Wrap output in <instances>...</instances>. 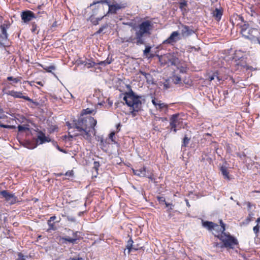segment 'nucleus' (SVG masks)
Wrapping results in <instances>:
<instances>
[{"mask_svg": "<svg viewBox=\"0 0 260 260\" xmlns=\"http://www.w3.org/2000/svg\"><path fill=\"white\" fill-rule=\"evenodd\" d=\"M9 94L15 98H21L22 97V93L21 92H17L12 90L9 91Z\"/></svg>", "mask_w": 260, "mask_h": 260, "instance_id": "22", "label": "nucleus"}, {"mask_svg": "<svg viewBox=\"0 0 260 260\" xmlns=\"http://www.w3.org/2000/svg\"><path fill=\"white\" fill-rule=\"evenodd\" d=\"M21 98H22L23 99H25V100H27L28 101H31V100L29 97H28V96H25L22 95V97Z\"/></svg>", "mask_w": 260, "mask_h": 260, "instance_id": "45", "label": "nucleus"}, {"mask_svg": "<svg viewBox=\"0 0 260 260\" xmlns=\"http://www.w3.org/2000/svg\"><path fill=\"white\" fill-rule=\"evenodd\" d=\"M77 232H73V237L70 238V237H63L59 236L58 237V242L62 244H66L68 243V242L70 243H75L76 241L77 240Z\"/></svg>", "mask_w": 260, "mask_h": 260, "instance_id": "11", "label": "nucleus"}, {"mask_svg": "<svg viewBox=\"0 0 260 260\" xmlns=\"http://www.w3.org/2000/svg\"><path fill=\"white\" fill-rule=\"evenodd\" d=\"M51 141L48 137H46L45 135L42 133L40 132L38 134L37 143L39 144H42L46 142H49Z\"/></svg>", "mask_w": 260, "mask_h": 260, "instance_id": "15", "label": "nucleus"}, {"mask_svg": "<svg viewBox=\"0 0 260 260\" xmlns=\"http://www.w3.org/2000/svg\"><path fill=\"white\" fill-rule=\"evenodd\" d=\"M24 259H25V256L23 255H22L21 253H19L18 260H24Z\"/></svg>", "mask_w": 260, "mask_h": 260, "instance_id": "39", "label": "nucleus"}, {"mask_svg": "<svg viewBox=\"0 0 260 260\" xmlns=\"http://www.w3.org/2000/svg\"><path fill=\"white\" fill-rule=\"evenodd\" d=\"M170 126L177 127L181 128L183 126V120L179 117L178 114H174L172 116L170 122Z\"/></svg>", "mask_w": 260, "mask_h": 260, "instance_id": "10", "label": "nucleus"}, {"mask_svg": "<svg viewBox=\"0 0 260 260\" xmlns=\"http://www.w3.org/2000/svg\"><path fill=\"white\" fill-rule=\"evenodd\" d=\"M120 126V124H118L117 125V128L118 129L119 127Z\"/></svg>", "mask_w": 260, "mask_h": 260, "instance_id": "52", "label": "nucleus"}, {"mask_svg": "<svg viewBox=\"0 0 260 260\" xmlns=\"http://www.w3.org/2000/svg\"><path fill=\"white\" fill-rule=\"evenodd\" d=\"M103 17V16L101 18H94L93 17H91L90 21L94 25H96L98 24L99 21H100L102 19Z\"/></svg>", "mask_w": 260, "mask_h": 260, "instance_id": "26", "label": "nucleus"}, {"mask_svg": "<svg viewBox=\"0 0 260 260\" xmlns=\"http://www.w3.org/2000/svg\"><path fill=\"white\" fill-rule=\"evenodd\" d=\"M138 250V248H136V247H134V246H133V250L136 251V250Z\"/></svg>", "mask_w": 260, "mask_h": 260, "instance_id": "50", "label": "nucleus"}, {"mask_svg": "<svg viewBox=\"0 0 260 260\" xmlns=\"http://www.w3.org/2000/svg\"><path fill=\"white\" fill-rule=\"evenodd\" d=\"M165 204H166V206H167V207H168V206H169L170 205V206H172V204H168V203H165Z\"/></svg>", "mask_w": 260, "mask_h": 260, "instance_id": "49", "label": "nucleus"}, {"mask_svg": "<svg viewBox=\"0 0 260 260\" xmlns=\"http://www.w3.org/2000/svg\"><path fill=\"white\" fill-rule=\"evenodd\" d=\"M115 135L114 132H111L109 135V138L112 140V141H114L113 137Z\"/></svg>", "mask_w": 260, "mask_h": 260, "instance_id": "40", "label": "nucleus"}, {"mask_svg": "<svg viewBox=\"0 0 260 260\" xmlns=\"http://www.w3.org/2000/svg\"><path fill=\"white\" fill-rule=\"evenodd\" d=\"M93 112H95V111L94 109H90L89 108H87L84 110V113L86 114L92 113Z\"/></svg>", "mask_w": 260, "mask_h": 260, "instance_id": "32", "label": "nucleus"}, {"mask_svg": "<svg viewBox=\"0 0 260 260\" xmlns=\"http://www.w3.org/2000/svg\"><path fill=\"white\" fill-rule=\"evenodd\" d=\"M67 218L69 221H72V222H76V219L74 217L71 216H67Z\"/></svg>", "mask_w": 260, "mask_h": 260, "instance_id": "37", "label": "nucleus"}, {"mask_svg": "<svg viewBox=\"0 0 260 260\" xmlns=\"http://www.w3.org/2000/svg\"><path fill=\"white\" fill-rule=\"evenodd\" d=\"M10 23L8 22H5L0 26L1 34H0V41L2 44H5L8 39L7 29L10 27Z\"/></svg>", "mask_w": 260, "mask_h": 260, "instance_id": "8", "label": "nucleus"}, {"mask_svg": "<svg viewBox=\"0 0 260 260\" xmlns=\"http://www.w3.org/2000/svg\"><path fill=\"white\" fill-rule=\"evenodd\" d=\"M186 202H187V203H187V206H189V205H188V202L187 201H186Z\"/></svg>", "mask_w": 260, "mask_h": 260, "instance_id": "57", "label": "nucleus"}, {"mask_svg": "<svg viewBox=\"0 0 260 260\" xmlns=\"http://www.w3.org/2000/svg\"><path fill=\"white\" fill-rule=\"evenodd\" d=\"M203 226L207 229L209 231H216L220 228L218 225L210 221H203L202 222Z\"/></svg>", "mask_w": 260, "mask_h": 260, "instance_id": "14", "label": "nucleus"}, {"mask_svg": "<svg viewBox=\"0 0 260 260\" xmlns=\"http://www.w3.org/2000/svg\"><path fill=\"white\" fill-rule=\"evenodd\" d=\"M68 94H69V95H70L72 98H73V95H72V94L71 93H69V92H68Z\"/></svg>", "mask_w": 260, "mask_h": 260, "instance_id": "53", "label": "nucleus"}, {"mask_svg": "<svg viewBox=\"0 0 260 260\" xmlns=\"http://www.w3.org/2000/svg\"><path fill=\"white\" fill-rule=\"evenodd\" d=\"M171 129L174 132V133H176L178 129H179L180 128H178L177 127H174L173 126H171Z\"/></svg>", "mask_w": 260, "mask_h": 260, "instance_id": "42", "label": "nucleus"}, {"mask_svg": "<svg viewBox=\"0 0 260 260\" xmlns=\"http://www.w3.org/2000/svg\"><path fill=\"white\" fill-rule=\"evenodd\" d=\"M21 77H18V78H13L12 77H8L7 79L9 81H12L14 83H17L18 82H20L21 81Z\"/></svg>", "mask_w": 260, "mask_h": 260, "instance_id": "24", "label": "nucleus"}, {"mask_svg": "<svg viewBox=\"0 0 260 260\" xmlns=\"http://www.w3.org/2000/svg\"><path fill=\"white\" fill-rule=\"evenodd\" d=\"M161 59L164 60L165 63H170L171 65L176 66L181 73H184L186 71L187 67L186 64L179 61L177 53L174 52L167 53L164 55Z\"/></svg>", "mask_w": 260, "mask_h": 260, "instance_id": "5", "label": "nucleus"}, {"mask_svg": "<svg viewBox=\"0 0 260 260\" xmlns=\"http://www.w3.org/2000/svg\"><path fill=\"white\" fill-rule=\"evenodd\" d=\"M258 43L260 44V40H258Z\"/></svg>", "mask_w": 260, "mask_h": 260, "instance_id": "58", "label": "nucleus"}, {"mask_svg": "<svg viewBox=\"0 0 260 260\" xmlns=\"http://www.w3.org/2000/svg\"><path fill=\"white\" fill-rule=\"evenodd\" d=\"M259 229H260V225H259V224L258 223H257V224L255 226H254L253 228V231L256 236H258V233L259 232Z\"/></svg>", "mask_w": 260, "mask_h": 260, "instance_id": "28", "label": "nucleus"}, {"mask_svg": "<svg viewBox=\"0 0 260 260\" xmlns=\"http://www.w3.org/2000/svg\"><path fill=\"white\" fill-rule=\"evenodd\" d=\"M48 72H51L52 70H54L55 69V68L54 66H50L49 67H46L44 68Z\"/></svg>", "mask_w": 260, "mask_h": 260, "instance_id": "31", "label": "nucleus"}, {"mask_svg": "<svg viewBox=\"0 0 260 260\" xmlns=\"http://www.w3.org/2000/svg\"><path fill=\"white\" fill-rule=\"evenodd\" d=\"M84 64L85 67H86L87 68H90L91 67H93L95 66V63L93 61H84Z\"/></svg>", "mask_w": 260, "mask_h": 260, "instance_id": "25", "label": "nucleus"}, {"mask_svg": "<svg viewBox=\"0 0 260 260\" xmlns=\"http://www.w3.org/2000/svg\"><path fill=\"white\" fill-rule=\"evenodd\" d=\"M36 146H36V145H35L34 147H31V148H30V149H33V148H36Z\"/></svg>", "mask_w": 260, "mask_h": 260, "instance_id": "54", "label": "nucleus"}, {"mask_svg": "<svg viewBox=\"0 0 260 260\" xmlns=\"http://www.w3.org/2000/svg\"><path fill=\"white\" fill-rule=\"evenodd\" d=\"M189 141V139L187 137H185L184 138L183 141V145L184 146H186V145L188 144Z\"/></svg>", "mask_w": 260, "mask_h": 260, "instance_id": "35", "label": "nucleus"}, {"mask_svg": "<svg viewBox=\"0 0 260 260\" xmlns=\"http://www.w3.org/2000/svg\"><path fill=\"white\" fill-rule=\"evenodd\" d=\"M152 24L149 21H145L142 22L138 26L134 27L136 31V39L137 44H142L144 43L143 37L145 35L150 34V31L152 29ZM135 38L131 37L128 38L123 39V42H134Z\"/></svg>", "mask_w": 260, "mask_h": 260, "instance_id": "1", "label": "nucleus"}, {"mask_svg": "<svg viewBox=\"0 0 260 260\" xmlns=\"http://www.w3.org/2000/svg\"><path fill=\"white\" fill-rule=\"evenodd\" d=\"M98 5V7L100 9H103L104 5L108 7V13H115L116 12L120 9L125 7L124 5L115 4L110 5L107 1H102L94 2L92 4L90 5V7H93Z\"/></svg>", "mask_w": 260, "mask_h": 260, "instance_id": "6", "label": "nucleus"}, {"mask_svg": "<svg viewBox=\"0 0 260 260\" xmlns=\"http://www.w3.org/2000/svg\"><path fill=\"white\" fill-rule=\"evenodd\" d=\"M251 31V32L255 31H256V29H251L249 28L243 27L241 29V33L243 37H244L246 38H250V31Z\"/></svg>", "mask_w": 260, "mask_h": 260, "instance_id": "18", "label": "nucleus"}, {"mask_svg": "<svg viewBox=\"0 0 260 260\" xmlns=\"http://www.w3.org/2000/svg\"><path fill=\"white\" fill-rule=\"evenodd\" d=\"M21 19L24 23H27L36 18L35 14L31 11H25L21 14Z\"/></svg>", "mask_w": 260, "mask_h": 260, "instance_id": "12", "label": "nucleus"}, {"mask_svg": "<svg viewBox=\"0 0 260 260\" xmlns=\"http://www.w3.org/2000/svg\"><path fill=\"white\" fill-rule=\"evenodd\" d=\"M180 39L179 34L178 31H173L170 36L164 41V43L173 44Z\"/></svg>", "mask_w": 260, "mask_h": 260, "instance_id": "13", "label": "nucleus"}, {"mask_svg": "<svg viewBox=\"0 0 260 260\" xmlns=\"http://www.w3.org/2000/svg\"><path fill=\"white\" fill-rule=\"evenodd\" d=\"M181 34L183 36H188L194 33V31L191 29L186 25H182L180 28Z\"/></svg>", "mask_w": 260, "mask_h": 260, "instance_id": "16", "label": "nucleus"}, {"mask_svg": "<svg viewBox=\"0 0 260 260\" xmlns=\"http://www.w3.org/2000/svg\"><path fill=\"white\" fill-rule=\"evenodd\" d=\"M173 80L174 83L175 84H179V83H181V79L178 76L175 75V76H173Z\"/></svg>", "mask_w": 260, "mask_h": 260, "instance_id": "27", "label": "nucleus"}, {"mask_svg": "<svg viewBox=\"0 0 260 260\" xmlns=\"http://www.w3.org/2000/svg\"><path fill=\"white\" fill-rule=\"evenodd\" d=\"M0 127H3V128H15L14 126L4 124L1 123V122H0Z\"/></svg>", "mask_w": 260, "mask_h": 260, "instance_id": "33", "label": "nucleus"}, {"mask_svg": "<svg viewBox=\"0 0 260 260\" xmlns=\"http://www.w3.org/2000/svg\"><path fill=\"white\" fill-rule=\"evenodd\" d=\"M71 260H82V258H72Z\"/></svg>", "mask_w": 260, "mask_h": 260, "instance_id": "47", "label": "nucleus"}, {"mask_svg": "<svg viewBox=\"0 0 260 260\" xmlns=\"http://www.w3.org/2000/svg\"><path fill=\"white\" fill-rule=\"evenodd\" d=\"M213 16L217 20H219L221 19L222 15V12L220 9H216L213 12Z\"/></svg>", "mask_w": 260, "mask_h": 260, "instance_id": "19", "label": "nucleus"}, {"mask_svg": "<svg viewBox=\"0 0 260 260\" xmlns=\"http://www.w3.org/2000/svg\"><path fill=\"white\" fill-rule=\"evenodd\" d=\"M56 26V22H54L53 24H52V26Z\"/></svg>", "mask_w": 260, "mask_h": 260, "instance_id": "51", "label": "nucleus"}, {"mask_svg": "<svg viewBox=\"0 0 260 260\" xmlns=\"http://www.w3.org/2000/svg\"><path fill=\"white\" fill-rule=\"evenodd\" d=\"M146 177L149 178L151 181H153L154 180L153 175L152 173H148V172H147Z\"/></svg>", "mask_w": 260, "mask_h": 260, "instance_id": "34", "label": "nucleus"}, {"mask_svg": "<svg viewBox=\"0 0 260 260\" xmlns=\"http://www.w3.org/2000/svg\"><path fill=\"white\" fill-rule=\"evenodd\" d=\"M0 194L2 196L6 202L10 205H13L18 202L17 198L14 194L9 192L6 190L1 191Z\"/></svg>", "mask_w": 260, "mask_h": 260, "instance_id": "9", "label": "nucleus"}, {"mask_svg": "<svg viewBox=\"0 0 260 260\" xmlns=\"http://www.w3.org/2000/svg\"><path fill=\"white\" fill-rule=\"evenodd\" d=\"M132 171H133V173L135 175H137L138 176H139L141 177L146 176V173H147L146 169L144 167L141 168L139 170H135L134 169H132Z\"/></svg>", "mask_w": 260, "mask_h": 260, "instance_id": "17", "label": "nucleus"}, {"mask_svg": "<svg viewBox=\"0 0 260 260\" xmlns=\"http://www.w3.org/2000/svg\"><path fill=\"white\" fill-rule=\"evenodd\" d=\"M56 218V217L53 216H51L50 218V220H54Z\"/></svg>", "mask_w": 260, "mask_h": 260, "instance_id": "46", "label": "nucleus"}, {"mask_svg": "<svg viewBox=\"0 0 260 260\" xmlns=\"http://www.w3.org/2000/svg\"><path fill=\"white\" fill-rule=\"evenodd\" d=\"M151 50V47L150 46H147L145 50H144V54L147 55L148 53L150 52Z\"/></svg>", "mask_w": 260, "mask_h": 260, "instance_id": "36", "label": "nucleus"}, {"mask_svg": "<svg viewBox=\"0 0 260 260\" xmlns=\"http://www.w3.org/2000/svg\"><path fill=\"white\" fill-rule=\"evenodd\" d=\"M220 223L221 225L220 231L221 232L220 236H219L217 233L213 232V234L215 236L219 237V239L223 243L224 247H229L230 248H233L235 245L238 244L237 239L231 235L224 233V231H225V226L221 220H220Z\"/></svg>", "mask_w": 260, "mask_h": 260, "instance_id": "4", "label": "nucleus"}, {"mask_svg": "<svg viewBox=\"0 0 260 260\" xmlns=\"http://www.w3.org/2000/svg\"><path fill=\"white\" fill-rule=\"evenodd\" d=\"M38 84H39V85H41V84L40 82H38Z\"/></svg>", "mask_w": 260, "mask_h": 260, "instance_id": "56", "label": "nucleus"}, {"mask_svg": "<svg viewBox=\"0 0 260 260\" xmlns=\"http://www.w3.org/2000/svg\"><path fill=\"white\" fill-rule=\"evenodd\" d=\"M256 222H257V223L259 224V223L260 222V217L256 219Z\"/></svg>", "mask_w": 260, "mask_h": 260, "instance_id": "48", "label": "nucleus"}, {"mask_svg": "<svg viewBox=\"0 0 260 260\" xmlns=\"http://www.w3.org/2000/svg\"><path fill=\"white\" fill-rule=\"evenodd\" d=\"M140 73L142 75H143L145 77V78L147 80V81L148 83H153V78H152V76L150 74L146 73L145 72H142V71H141Z\"/></svg>", "mask_w": 260, "mask_h": 260, "instance_id": "20", "label": "nucleus"}, {"mask_svg": "<svg viewBox=\"0 0 260 260\" xmlns=\"http://www.w3.org/2000/svg\"><path fill=\"white\" fill-rule=\"evenodd\" d=\"M215 78L217 79V80L218 81H220V79L219 78V77L217 76V73H214L212 75L210 76L209 77V79L210 81H211L213 80Z\"/></svg>", "mask_w": 260, "mask_h": 260, "instance_id": "29", "label": "nucleus"}, {"mask_svg": "<svg viewBox=\"0 0 260 260\" xmlns=\"http://www.w3.org/2000/svg\"><path fill=\"white\" fill-rule=\"evenodd\" d=\"M141 97L135 94L133 91L126 92L124 94L123 101L126 104L133 110L132 113L133 116L135 112L140 111L142 107Z\"/></svg>", "mask_w": 260, "mask_h": 260, "instance_id": "3", "label": "nucleus"}, {"mask_svg": "<svg viewBox=\"0 0 260 260\" xmlns=\"http://www.w3.org/2000/svg\"><path fill=\"white\" fill-rule=\"evenodd\" d=\"M18 128L19 131H25V129H27L26 127L23 125H19L18 126Z\"/></svg>", "mask_w": 260, "mask_h": 260, "instance_id": "38", "label": "nucleus"}, {"mask_svg": "<svg viewBox=\"0 0 260 260\" xmlns=\"http://www.w3.org/2000/svg\"><path fill=\"white\" fill-rule=\"evenodd\" d=\"M81 126H76L77 130L80 134L77 135H81L86 139H88L90 136V133L95 134L94 126L96 124V120L92 117H88L83 119L81 120Z\"/></svg>", "mask_w": 260, "mask_h": 260, "instance_id": "2", "label": "nucleus"}, {"mask_svg": "<svg viewBox=\"0 0 260 260\" xmlns=\"http://www.w3.org/2000/svg\"><path fill=\"white\" fill-rule=\"evenodd\" d=\"M102 29H100L98 32L100 33L101 31H102Z\"/></svg>", "mask_w": 260, "mask_h": 260, "instance_id": "55", "label": "nucleus"}, {"mask_svg": "<svg viewBox=\"0 0 260 260\" xmlns=\"http://www.w3.org/2000/svg\"><path fill=\"white\" fill-rule=\"evenodd\" d=\"M66 176H72L73 175V172L72 171H68L66 173Z\"/></svg>", "mask_w": 260, "mask_h": 260, "instance_id": "44", "label": "nucleus"}, {"mask_svg": "<svg viewBox=\"0 0 260 260\" xmlns=\"http://www.w3.org/2000/svg\"><path fill=\"white\" fill-rule=\"evenodd\" d=\"M220 170L224 178L228 180H230V178L229 175V172H228L226 168L222 167L220 169Z\"/></svg>", "mask_w": 260, "mask_h": 260, "instance_id": "21", "label": "nucleus"}, {"mask_svg": "<svg viewBox=\"0 0 260 260\" xmlns=\"http://www.w3.org/2000/svg\"><path fill=\"white\" fill-rule=\"evenodd\" d=\"M133 241L132 239H129L127 241L126 248L128 250V253H129L131 251H133Z\"/></svg>", "mask_w": 260, "mask_h": 260, "instance_id": "23", "label": "nucleus"}, {"mask_svg": "<svg viewBox=\"0 0 260 260\" xmlns=\"http://www.w3.org/2000/svg\"><path fill=\"white\" fill-rule=\"evenodd\" d=\"M5 115L4 114V111L2 109H0V119L4 118L5 117Z\"/></svg>", "mask_w": 260, "mask_h": 260, "instance_id": "41", "label": "nucleus"}, {"mask_svg": "<svg viewBox=\"0 0 260 260\" xmlns=\"http://www.w3.org/2000/svg\"><path fill=\"white\" fill-rule=\"evenodd\" d=\"M111 62V61L110 60H109L108 59H107L106 60H104V61H101L99 63V65H101V66H107L108 64H110Z\"/></svg>", "mask_w": 260, "mask_h": 260, "instance_id": "30", "label": "nucleus"}, {"mask_svg": "<svg viewBox=\"0 0 260 260\" xmlns=\"http://www.w3.org/2000/svg\"><path fill=\"white\" fill-rule=\"evenodd\" d=\"M152 103L157 110L167 113L168 111V106L167 104L162 102L160 100L152 96Z\"/></svg>", "mask_w": 260, "mask_h": 260, "instance_id": "7", "label": "nucleus"}, {"mask_svg": "<svg viewBox=\"0 0 260 260\" xmlns=\"http://www.w3.org/2000/svg\"><path fill=\"white\" fill-rule=\"evenodd\" d=\"M100 165L99 163L97 161H94V168L96 170H98V168L99 167Z\"/></svg>", "mask_w": 260, "mask_h": 260, "instance_id": "43", "label": "nucleus"}]
</instances>
